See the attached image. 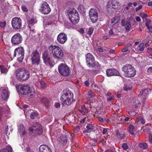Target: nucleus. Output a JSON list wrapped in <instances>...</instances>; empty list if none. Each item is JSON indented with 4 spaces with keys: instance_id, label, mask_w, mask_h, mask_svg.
Here are the masks:
<instances>
[{
    "instance_id": "obj_1",
    "label": "nucleus",
    "mask_w": 152,
    "mask_h": 152,
    "mask_svg": "<svg viewBox=\"0 0 152 152\" xmlns=\"http://www.w3.org/2000/svg\"><path fill=\"white\" fill-rule=\"evenodd\" d=\"M15 74L18 80L20 81H26L30 77L29 72L24 68L17 69L15 71Z\"/></svg>"
},
{
    "instance_id": "obj_2",
    "label": "nucleus",
    "mask_w": 152,
    "mask_h": 152,
    "mask_svg": "<svg viewBox=\"0 0 152 152\" xmlns=\"http://www.w3.org/2000/svg\"><path fill=\"white\" fill-rule=\"evenodd\" d=\"M49 49L53 57L57 60L59 61L63 57V51L58 46L51 45L49 47Z\"/></svg>"
},
{
    "instance_id": "obj_3",
    "label": "nucleus",
    "mask_w": 152,
    "mask_h": 152,
    "mask_svg": "<svg viewBox=\"0 0 152 152\" xmlns=\"http://www.w3.org/2000/svg\"><path fill=\"white\" fill-rule=\"evenodd\" d=\"M61 99L64 104L69 105L73 101V94L71 91L65 90L61 97Z\"/></svg>"
},
{
    "instance_id": "obj_4",
    "label": "nucleus",
    "mask_w": 152,
    "mask_h": 152,
    "mask_svg": "<svg viewBox=\"0 0 152 152\" xmlns=\"http://www.w3.org/2000/svg\"><path fill=\"white\" fill-rule=\"evenodd\" d=\"M70 20L74 24H76L79 21L80 17L77 11L74 8L68 10L67 13Z\"/></svg>"
},
{
    "instance_id": "obj_5",
    "label": "nucleus",
    "mask_w": 152,
    "mask_h": 152,
    "mask_svg": "<svg viewBox=\"0 0 152 152\" xmlns=\"http://www.w3.org/2000/svg\"><path fill=\"white\" fill-rule=\"evenodd\" d=\"M122 70L124 73V75L127 77H133L136 74L135 69L130 64L124 66L122 68Z\"/></svg>"
},
{
    "instance_id": "obj_6",
    "label": "nucleus",
    "mask_w": 152,
    "mask_h": 152,
    "mask_svg": "<svg viewBox=\"0 0 152 152\" xmlns=\"http://www.w3.org/2000/svg\"><path fill=\"white\" fill-rule=\"evenodd\" d=\"M120 3L116 0H110L108 1L107 5V11L109 12H112L113 11V9L118 10L121 7Z\"/></svg>"
},
{
    "instance_id": "obj_7",
    "label": "nucleus",
    "mask_w": 152,
    "mask_h": 152,
    "mask_svg": "<svg viewBox=\"0 0 152 152\" xmlns=\"http://www.w3.org/2000/svg\"><path fill=\"white\" fill-rule=\"evenodd\" d=\"M58 68L59 73L62 75L66 76L71 73L70 69L66 64L61 63L58 66Z\"/></svg>"
},
{
    "instance_id": "obj_8",
    "label": "nucleus",
    "mask_w": 152,
    "mask_h": 152,
    "mask_svg": "<svg viewBox=\"0 0 152 152\" xmlns=\"http://www.w3.org/2000/svg\"><path fill=\"white\" fill-rule=\"evenodd\" d=\"M24 50L22 47H20L16 48L14 54V57L17 56L20 62L22 61L24 57Z\"/></svg>"
},
{
    "instance_id": "obj_9",
    "label": "nucleus",
    "mask_w": 152,
    "mask_h": 152,
    "mask_svg": "<svg viewBox=\"0 0 152 152\" xmlns=\"http://www.w3.org/2000/svg\"><path fill=\"white\" fill-rule=\"evenodd\" d=\"M40 55L37 50L33 51L31 55L32 63L35 65H38L40 62Z\"/></svg>"
},
{
    "instance_id": "obj_10",
    "label": "nucleus",
    "mask_w": 152,
    "mask_h": 152,
    "mask_svg": "<svg viewBox=\"0 0 152 152\" xmlns=\"http://www.w3.org/2000/svg\"><path fill=\"white\" fill-rule=\"evenodd\" d=\"M11 23L14 29H20L22 26V20L20 18L16 17L12 19Z\"/></svg>"
},
{
    "instance_id": "obj_11",
    "label": "nucleus",
    "mask_w": 152,
    "mask_h": 152,
    "mask_svg": "<svg viewBox=\"0 0 152 152\" xmlns=\"http://www.w3.org/2000/svg\"><path fill=\"white\" fill-rule=\"evenodd\" d=\"M86 61L87 64L89 66L93 67L94 66L95 63L94 58L91 53H88L86 55Z\"/></svg>"
},
{
    "instance_id": "obj_12",
    "label": "nucleus",
    "mask_w": 152,
    "mask_h": 152,
    "mask_svg": "<svg viewBox=\"0 0 152 152\" xmlns=\"http://www.w3.org/2000/svg\"><path fill=\"white\" fill-rule=\"evenodd\" d=\"M89 15L93 23L96 22L98 19V13L97 10L94 8H91L89 12Z\"/></svg>"
},
{
    "instance_id": "obj_13",
    "label": "nucleus",
    "mask_w": 152,
    "mask_h": 152,
    "mask_svg": "<svg viewBox=\"0 0 152 152\" xmlns=\"http://www.w3.org/2000/svg\"><path fill=\"white\" fill-rule=\"evenodd\" d=\"M29 129L30 132L33 131V133L37 134H41L42 131L41 125L38 123H36L34 126L30 128Z\"/></svg>"
},
{
    "instance_id": "obj_14",
    "label": "nucleus",
    "mask_w": 152,
    "mask_h": 152,
    "mask_svg": "<svg viewBox=\"0 0 152 152\" xmlns=\"http://www.w3.org/2000/svg\"><path fill=\"white\" fill-rule=\"evenodd\" d=\"M22 39L21 35L19 33H17L12 37L11 42L13 45H18L21 42Z\"/></svg>"
},
{
    "instance_id": "obj_15",
    "label": "nucleus",
    "mask_w": 152,
    "mask_h": 152,
    "mask_svg": "<svg viewBox=\"0 0 152 152\" xmlns=\"http://www.w3.org/2000/svg\"><path fill=\"white\" fill-rule=\"evenodd\" d=\"M39 10L42 13L44 14H48L51 11L48 4L46 2H44L42 4Z\"/></svg>"
},
{
    "instance_id": "obj_16",
    "label": "nucleus",
    "mask_w": 152,
    "mask_h": 152,
    "mask_svg": "<svg viewBox=\"0 0 152 152\" xmlns=\"http://www.w3.org/2000/svg\"><path fill=\"white\" fill-rule=\"evenodd\" d=\"M67 39V35L64 33H61L58 36L57 40L60 44H64Z\"/></svg>"
},
{
    "instance_id": "obj_17",
    "label": "nucleus",
    "mask_w": 152,
    "mask_h": 152,
    "mask_svg": "<svg viewBox=\"0 0 152 152\" xmlns=\"http://www.w3.org/2000/svg\"><path fill=\"white\" fill-rule=\"evenodd\" d=\"M42 58L45 63L47 66H51V61L50 60V58L48 55L47 52H45L43 54Z\"/></svg>"
},
{
    "instance_id": "obj_18",
    "label": "nucleus",
    "mask_w": 152,
    "mask_h": 152,
    "mask_svg": "<svg viewBox=\"0 0 152 152\" xmlns=\"http://www.w3.org/2000/svg\"><path fill=\"white\" fill-rule=\"evenodd\" d=\"M106 73L108 76L113 75L119 76L120 74L118 71L114 69H109L107 70Z\"/></svg>"
},
{
    "instance_id": "obj_19",
    "label": "nucleus",
    "mask_w": 152,
    "mask_h": 152,
    "mask_svg": "<svg viewBox=\"0 0 152 152\" xmlns=\"http://www.w3.org/2000/svg\"><path fill=\"white\" fill-rule=\"evenodd\" d=\"M144 43H142L137 46H134V48L135 49L133 48H132V51L136 53H137L139 51H143L144 49Z\"/></svg>"
},
{
    "instance_id": "obj_20",
    "label": "nucleus",
    "mask_w": 152,
    "mask_h": 152,
    "mask_svg": "<svg viewBox=\"0 0 152 152\" xmlns=\"http://www.w3.org/2000/svg\"><path fill=\"white\" fill-rule=\"evenodd\" d=\"M121 24L123 26L125 27L126 30H130L131 25L129 21H127L124 19L123 20H121Z\"/></svg>"
},
{
    "instance_id": "obj_21",
    "label": "nucleus",
    "mask_w": 152,
    "mask_h": 152,
    "mask_svg": "<svg viewBox=\"0 0 152 152\" xmlns=\"http://www.w3.org/2000/svg\"><path fill=\"white\" fill-rule=\"evenodd\" d=\"M20 89L21 92L23 94H26L30 92V87L28 86H22Z\"/></svg>"
},
{
    "instance_id": "obj_22",
    "label": "nucleus",
    "mask_w": 152,
    "mask_h": 152,
    "mask_svg": "<svg viewBox=\"0 0 152 152\" xmlns=\"http://www.w3.org/2000/svg\"><path fill=\"white\" fill-rule=\"evenodd\" d=\"M39 149L40 152H52L49 147L46 145H41L39 147Z\"/></svg>"
},
{
    "instance_id": "obj_23",
    "label": "nucleus",
    "mask_w": 152,
    "mask_h": 152,
    "mask_svg": "<svg viewBox=\"0 0 152 152\" xmlns=\"http://www.w3.org/2000/svg\"><path fill=\"white\" fill-rule=\"evenodd\" d=\"M1 96L2 99L4 100L7 99L8 95L7 91L6 89H2Z\"/></svg>"
},
{
    "instance_id": "obj_24",
    "label": "nucleus",
    "mask_w": 152,
    "mask_h": 152,
    "mask_svg": "<svg viewBox=\"0 0 152 152\" xmlns=\"http://www.w3.org/2000/svg\"><path fill=\"white\" fill-rule=\"evenodd\" d=\"M145 120L142 116H138L137 117L136 123L138 124L143 125L145 123Z\"/></svg>"
},
{
    "instance_id": "obj_25",
    "label": "nucleus",
    "mask_w": 152,
    "mask_h": 152,
    "mask_svg": "<svg viewBox=\"0 0 152 152\" xmlns=\"http://www.w3.org/2000/svg\"><path fill=\"white\" fill-rule=\"evenodd\" d=\"M79 112L83 115H85L88 113V110L83 105H82L79 108Z\"/></svg>"
},
{
    "instance_id": "obj_26",
    "label": "nucleus",
    "mask_w": 152,
    "mask_h": 152,
    "mask_svg": "<svg viewBox=\"0 0 152 152\" xmlns=\"http://www.w3.org/2000/svg\"><path fill=\"white\" fill-rule=\"evenodd\" d=\"M148 94V89H144L143 91L140 92L139 94L141 98H145L147 96Z\"/></svg>"
},
{
    "instance_id": "obj_27",
    "label": "nucleus",
    "mask_w": 152,
    "mask_h": 152,
    "mask_svg": "<svg viewBox=\"0 0 152 152\" xmlns=\"http://www.w3.org/2000/svg\"><path fill=\"white\" fill-rule=\"evenodd\" d=\"M140 105L141 104L140 101L138 100H136L132 104V107L133 110H135L136 109L140 106Z\"/></svg>"
},
{
    "instance_id": "obj_28",
    "label": "nucleus",
    "mask_w": 152,
    "mask_h": 152,
    "mask_svg": "<svg viewBox=\"0 0 152 152\" xmlns=\"http://www.w3.org/2000/svg\"><path fill=\"white\" fill-rule=\"evenodd\" d=\"M18 131L20 132V134L25 135L26 132L25 131V128L22 124H20L18 126Z\"/></svg>"
},
{
    "instance_id": "obj_29",
    "label": "nucleus",
    "mask_w": 152,
    "mask_h": 152,
    "mask_svg": "<svg viewBox=\"0 0 152 152\" xmlns=\"http://www.w3.org/2000/svg\"><path fill=\"white\" fill-rule=\"evenodd\" d=\"M67 137L65 135H62L60 137L59 141L62 145L66 144L67 142Z\"/></svg>"
},
{
    "instance_id": "obj_30",
    "label": "nucleus",
    "mask_w": 152,
    "mask_h": 152,
    "mask_svg": "<svg viewBox=\"0 0 152 152\" xmlns=\"http://www.w3.org/2000/svg\"><path fill=\"white\" fill-rule=\"evenodd\" d=\"M8 109L7 106L5 107H2L0 106V120L2 119V117H1L2 115L4 113H5L7 112L6 110Z\"/></svg>"
},
{
    "instance_id": "obj_31",
    "label": "nucleus",
    "mask_w": 152,
    "mask_h": 152,
    "mask_svg": "<svg viewBox=\"0 0 152 152\" xmlns=\"http://www.w3.org/2000/svg\"><path fill=\"white\" fill-rule=\"evenodd\" d=\"M136 130V129L132 125H130L128 127V131L132 134L133 135L134 132Z\"/></svg>"
},
{
    "instance_id": "obj_32",
    "label": "nucleus",
    "mask_w": 152,
    "mask_h": 152,
    "mask_svg": "<svg viewBox=\"0 0 152 152\" xmlns=\"http://www.w3.org/2000/svg\"><path fill=\"white\" fill-rule=\"evenodd\" d=\"M78 10L79 12L82 14L86 12V9L83 5H80L78 7Z\"/></svg>"
},
{
    "instance_id": "obj_33",
    "label": "nucleus",
    "mask_w": 152,
    "mask_h": 152,
    "mask_svg": "<svg viewBox=\"0 0 152 152\" xmlns=\"http://www.w3.org/2000/svg\"><path fill=\"white\" fill-rule=\"evenodd\" d=\"M12 151L11 147L9 145L7 146L5 149L1 150L0 152H11Z\"/></svg>"
},
{
    "instance_id": "obj_34",
    "label": "nucleus",
    "mask_w": 152,
    "mask_h": 152,
    "mask_svg": "<svg viewBox=\"0 0 152 152\" xmlns=\"http://www.w3.org/2000/svg\"><path fill=\"white\" fill-rule=\"evenodd\" d=\"M118 22V18H115L110 20L109 22V24H110L112 26H113L115 24Z\"/></svg>"
},
{
    "instance_id": "obj_35",
    "label": "nucleus",
    "mask_w": 152,
    "mask_h": 152,
    "mask_svg": "<svg viewBox=\"0 0 152 152\" xmlns=\"http://www.w3.org/2000/svg\"><path fill=\"white\" fill-rule=\"evenodd\" d=\"M0 71L1 73L6 74L8 71V69L3 66H0Z\"/></svg>"
},
{
    "instance_id": "obj_36",
    "label": "nucleus",
    "mask_w": 152,
    "mask_h": 152,
    "mask_svg": "<svg viewBox=\"0 0 152 152\" xmlns=\"http://www.w3.org/2000/svg\"><path fill=\"white\" fill-rule=\"evenodd\" d=\"M106 95L107 96V100L108 102L113 100L114 99V96L113 95H112L110 93H107Z\"/></svg>"
},
{
    "instance_id": "obj_37",
    "label": "nucleus",
    "mask_w": 152,
    "mask_h": 152,
    "mask_svg": "<svg viewBox=\"0 0 152 152\" xmlns=\"http://www.w3.org/2000/svg\"><path fill=\"white\" fill-rule=\"evenodd\" d=\"M138 145L139 147L142 149H145L148 146L147 144L144 142L140 143Z\"/></svg>"
},
{
    "instance_id": "obj_38",
    "label": "nucleus",
    "mask_w": 152,
    "mask_h": 152,
    "mask_svg": "<svg viewBox=\"0 0 152 152\" xmlns=\"http://www.w3.org/2000/svg\"><path fill=\"white\" fill-rule=\"evenodd\" d=\"M86 127L88 132H90L92 131L94 128L93 125L90 124H88Z\"/></svg>"
},
{
    "instance_id": "obj_39",
    "label": "nucleus",
    "mask_w": 152,
    "mask_h": 152,
    "mask_svg": "<svg viewBox=\"0 0 152 152\" xmlns=\"http://www.w3.org/2000/svg\"><path fill=\"white\" fill-rule=\"evenodd\" d=\"M132 86L129 84H126L124 85V90L125 91L130 90L132 89Z\"/></svg>"
},
{
    "instance_id": "obj_40",
    "label": "nucleus",
    "mask_w": 152,
    "mask_h": 152,
    "mask_svg": "<svg viewBox=\"0 0 152 152\" xmlns=\"http://www.w3.org/2000/svg\"><path fill=\"white\" fill-rule=\"evenodd\" d=\"M40 88L42 89L45 88L46 87V85L45 82L44 81H40Z\"/></svg>"
},
{
    "instance_id": "obj_41",
    "label": "nucleus",
    "mask_w": 152,
    "mask_h": 152,
    "mask_svg": "<svg viewBox=\"0 0 152 152\" xmlns=\"http://www.w3.org/2000/svg\"><path fill=\"white\" fill-rule=\"evenodd\" d=\"M41 101H42V102L44 103V104H45V105L47 107L48 106L47 104L48 102V101L47 99L45 98H43L42 99Z\"/></svg>"
},
{
    "instance_id": "obj_42",
    "label": "nucleus",
    "mask_w": 152,
    "mask_h": 152,
    "mask_svg": "<svg viewBox=\"0 0 152 152\" xmlns=\"http://www.w3.org/2000/svg\"><path fill=\"white\" fill-rule=\"evenodd\" d=\"M38 115V113L36 112H31L30 115L32 119H34L35 116Z\"/></svg>"
},
{
    "instance_id": "obj_43",
    "label": "nucleus",
    "mask_w": 152,
    "mask_h": 152,
    "mask_svg": "<svg viewBox=\"0 0 152 152\" xmlns=\"http://www.w3.org/2000/svg\"><path fill=\"white\" fill-rule=\"evenodd\" d=\"M128 113L131 116H134L136 115V114L134 111H127Z\"/></svg>"
},
{
    "instance_id": "obj_44",
    "label": "nucleus",
    "mask_w": 152,
    "mask_h": 152,
    "mask_svg": "<svg viewBox=\"0 0 152 152\" xmlns=\"http://www.w3.org/2000/svg\"><path fill=\"white\" fill-rule=\"evenodd\" d=\"M94 28H90L88 32V34L89 35H91L94 31Z\"/></svg>"
},
{
    "instance_id": "obj_45",
    "label": "nucleus",
    "mask_w": 152,
    "mask_h": 152,
    "mask_svg": "<svg viewBox=\"0 0 152 152\" xmlns=\"http://www.w3.org/2000/svg\"><path fill=\"white\" fill-rule=\"evenodd\" d=\"M140 16L143 19L144 18H146L148 17L147 15L144 13H140Z\"/></svg>"
},
{
    "instance_id": "obj_46",
    "label": "nucleus",
    "mask_w": 152,
    "mask_h": 152,
    "mask_svg": "<svg viewBox=\"0 0 152 152\" xmlns=\"http://www.w3.org/2000/svg\"><path fill=\"white\" fill-rule=\"evenodd\" d=\"M122 147L124 150H126L128 149V147L126 143H124L122 145Z\"/></svg>"
},
{
    "instance_id": "obj_47",
    "label": "nucleus",
    "mask_w": 152,
    "mask_h": 152,
    "mask_svg": "<svg viewBox=\"0 0 152 152\" xmlns=\"http://www.w3.org/2000/svg\"><path fill=\"white\" fill-rule=\"evenodd\" d=\"M125 117V116L124 117H119L118 119L119 121L120 122H124V118Z\"/></svg>"
},
{
    "instance_id": "obj_48",
    "label": "nucleus",
    "mask_w": 152,
    "mask_h": 152,
    "mask_svg": "<svg viewBox=\"0 0 152 152\" xmlns=\"http://www.w3.org/2000/svg\"><path fill=\"white\" fill-rule=\"evenodd\" d=\"M6 25L5 21L1 22H0V26L1 28L4 27Z\"/></svg>"
},
{
    "instance_id": "obj_49",
    "label": "nucleus",
    "mask_w": 152,
    "mask_h": 152,
    "mask_svg": "<svg viewBox=\"0 0 152 152\" xmlns=\"http://www.w3.org/2000/svg\"><path fill=\"white\" fill-rule=\"evenodd\" d=\"M21 9L23 12H27L28 11V9L25 5L22 6L21 7Z\"/></svg>"
},
{
    "instance_id": "obj_50",
    "label": "nucleus",
    "mask_w": 152,
    "mask_h": 152,
    "mask_svg": "<svg viewBox=\"0 0 152 152\" xmlns=\"http://www.w3.org/2000/svg\"><path fill=\"white\" fill-rule=\"evenodd\" d=\"M54 106L56 108H58L60 107L61 104L59 103L56 102L55 103Z\"/></svg>"
},
{
    "instance_id": "obj_51",
    "label": "nucleus",
    "mask_w": 152,
    "mask_h": 152,
    "mask_svg": "<svg viewBox=\"0 0 152 152\" xmlns=\"http://www.w3.org/2000/svg\"><path fill=\"white\" fill-rule=\"evenodd\" d=\"M151 22L150 20L148 19H147L146 20V25L147 26H150L149 24Z\"/></svg>"
},
{
    "instance_id": "obj_52",
    "label": "nucleus",
    "mask_w": 152,
    "mask_h": 152,
    "mask_svg": "<svg viewBox=\"0 0 152 152\" xmlns=\"http://www.w3.org/2000/svg\"><path fill=\"white\" fill-rule=\"evenodd\" d=\"M147 72L148 73L152 74V67H150L148 69Z\"/></svg>"
},
{
    "instance_id": "obj_53",
    "label": "nucleus",
    "mask_w": 152,
    "mask_h": 152,
    "mask_svg": "<svg viewBox=\"0 0 152 152\" xmlns=\"http://www.w3.org/2000/svg\"><path fill=\"white\" fill-rule=\"evenodd\" d=\"M80 131V128L79 126H77L75 129L74 132H78Z\"/></svg>"
},
{
    "instance_id": "obj_54",
    "label": "nucleus",
    "mask_w": 152,
    "mask_h": 152,
    "mask_svg": "<svg viewBox=\"0 0 152 152\" xmlns=\"http://www.w3.org/2000/svg\"><path fill=\"white\" fill-rule=\"evenodd\" d=\"M148 51L150 54V55L152 56V48H148Z\"/></svg>"
},
{
    "instance_id": "obj_55",
    "label": "nucleus",
    "mask_w": 152,
    "mask_h": 152,
    "mask_svg": "<svg viewBox=\"0 0 152 152\" xmlns=\"http://www.w3.org/2000/svg\"><path fill=\"white\" fill-rule=\"evenodd\" d=\"M148 29L149 30L150 32H152V27L150 25L147 26Z\"/></svg>"
},
{
    "instance_id": "obj_56",
    "label": "nucleus",
    "mask_w": 152,
    "mask_h": 152,
    "mask_svg": "<svg viewBox=\"0 0 152 152\" xmlns=\"http://www.w3.org/2000/svg\"><path fill=\"white\" fill-rule=\"evenodd\" d=\"M115 133L116 135H117V137H119V136H120V132H119L118 130H116L115 131Z\"/></svg>"
},
{
    "instance_id": "obj_57",
    "label": "nucleus",
    "mask_w": 152,
    "mask_h": 152,
    "mask_svg": "<svg viewBox=\"0 0 152 152\" xmlns=\"http://www.w3.org/2000/svg\"><path fill=\"white\" fill-rule=\"evenodd\" d=\"M107 131V130L106 128H103L102 129V133L103 134H105Z\"/></svg>"
},
{
    "instance_id": "obj_58",
    "label": "nucleus",
    "mask_w": 152,
    "mask_h": 152,
    "mask_svg": "<svg viewBox=\"0 0 152 152\" xmlns=\"http://www.w3.org/2000/svg\"><path fill=\"white\" fill-rule=\"evenodd\" d=\"M142 5H140V6H139L138 7H137L136 8V10L137 11H138L140 9H141L142 8Z\"/></svg>"
},
{
    "instance_id": "obj_59",
    "label": "nucleus",
    "mask_w": 152,
    "mask_h": 152,
    "mask_svg": "<svg viewBox=\"0 0 152 152\" xmlns=\"http://www.w3.org/2000/svg\"><path fill=\"white\" fill-rule=\"evenodd\" d=\"M98 119L101 122H103V118H102L101 117L99 116L98 117Z\"/></svg>"
},
{
    "instance_id": "obj_60",
    "label": "nucleus",
    "mask_w": 152,
    "mask_h": 152,
    "mask_svg": "<svg viewBox=\"0 0 152 152\" xmlns=\"http://www.w3.org/2000/svg\"><path fill=\"white\" fill-rule=\"evenodd\" d=\"M125 134H120V136H119V137H118V138H120L121 139H122V138H124V137H125Z\"/></svg>"
},
{
    "instance_id": "obj_61",
    "label": "nucleus",
    "mask_w": 152,
    "mask_h": 152,
    "mask_svg": "<svg viewBox=\"0 0 152 152\" xmlns=\"http://www.w3.org/2000/svg\"><path fill=\"white\" fill-rule=\"evenodd\" d=\"M129 119H130V118L128 117H125L124 118V121H125V122H127L129 120Z\"/></svg>"
},
{
    "instance_id": "obj_62",
    "label": "nucleus",
    "mask_w": 152,
    "mask_h": 152,
    "mask_svg": "<svg viewBox=\"0 0 152 152\" xmlns=\"http://www.w3.org/2000/svg\"><path fill=\"white\" fill-rule=\"evenodd\" d=\"M34 22V20L33 19H31L28 22L29 24H31L33 23Z\"/></svg>"
},
{
    "instance_id": "obj_63",
    "label": "nucleus",
    "mask_w": 152,
    "mask_h": 152,
    "mask_svg": "<svg viewBox=\"0 0 152 152\" xmlns=\"http://www.w3.org/2000/svg\"><path fill=\"white\" fill-rule=\"evenodd\" d=\"M128 50V49L127 48H124L122 50V52H124L127 51Z\"/></svg>"
},
{
    "instance_id": "obj_64",
    "label": "nucleus",
    "mask_w": 152,
    "mask_h": 152,
    "mask_svg": "<svg viewBox=\"0 0 152 152\" xmlns=\"http://www.w3.org/2000/svg\"><path fill=\"white\" fill-rule=\"evenodd\" d=\"M149 141L150 142L152 143V136L150 135L149 137Z\"/></svg>"
}]
</instances>
